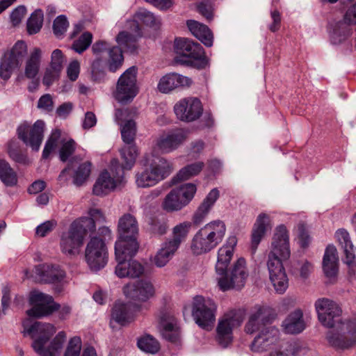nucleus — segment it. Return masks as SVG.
Here are the masks:
<instances>
[{
	"instance_id": "6e6552de",
	"label": "nucleus",
	"mask_w": 356,
	"mask_h": 356,
	"mask_svg": "<svg viewBox=\"0 0 356 356\" xmlns=\"http://www.w3.org/2000/svg\"><path fill=\"white\" fill-rule=\"evenodd\" d=\"M92 224L89 220H74L70 225L67 231L63 232L60 239V248L61 252L68 257H75L80 252L88 232L87 226Z\"/></svg>"
},
{
	"instance_id": "1a4fd4ad",
	"label": "nucleus",
	"mask_w": 356,
	"mask_h": 356,
	"mask_svg": "<svg viewBox=\"0 0 356 356\" xmlns=\"http://www.w3.org/2000/svg\"><path fill=\"white\" fill-rule=\"evenodd\" d=\"M177 54L175 61L178 63L193 66L197 69L204 68L207 60L202 47L186 38L176 39L174 44Z\"/></svg>"
},
{
	"instance_id": "69168bd1",
	"label": "nucleus",
	"mask_w": 356,
	"mask_h": 356,
	"mask_svg": "<svg viewBox=\"0 0 356 356\" xmlns=\"http://www.w3.org/2000/svg\"><path fill=\"white\" fill-rule=\"evenodd\" d=\"M270 356H295V348L292 343H286L280 349L272 352Z\"/></svg>"
},
{
	"instance_id": "aec40b11",
	"label": "nucleus",
	"mask_w": 356,
	"mask_h": 356,
	"mask_svg": "<svg viewBox=\"0 0 356 356\" xmlns=\"http://www.w3.org/2000/svg\"><path fill=\"white\" fill-rule=\"evenodd\" d=\"M123 293L133 300L146 302L154 296L155 290L150 281L142 279L127 284L123 287Z\"/></svg>"
},
{
	"instance_id": "774afa93",
	"label": "nucleus",
	"mask_w": 356,
	"mask_h": 356,
	"mask_svg": "<svg viewBox=\"0 0 356 356\" xmlns=\"http://www.w3.org/2000/svg\"><path fill=\"white\" fill-rule=\"evenodd\" d=\"M80 72V63L78 60H74L70 63L67 68V77L74 81L77 79Z\"/></svg>"
},
{
	"instance_id": "c9c22d12",
	"label": "nucleus",
	"mask_w": 356,
	"mask_h": 356,
	"mask_svg": "<svg viewBox=\"0 0 356 356\" xmlns=\"http://www.w3.org/2000/svg\"><path fill=\"white\" fill-rule=\"evenodd\" d=\"M186 24L191 33L205 46H212L213 34L207 26L193 19L188 20Z\"/></svg>"
},
{
	"instance_id": "b1692460",
	"label": "nucleus",
	"mask_w": 356,
	"mask_h": 356,
	"mask_svg": "<svg viewBox=\"0 0 356 356\" xmlns=\"http://www.w3.org/2000/svg\"><path fill=\"white\" fill-rule=\"evenodd\" d=\"M192 83L188 76L177 73H168L160 79L157 89L162 93H169L177 88L189 87Z\"/></svg>"
},
{
	"instance_id": "ea45409f",
	"label": "nucleus",
	"mask_w": 356,
	"mask_h": 356,
	"mask_svg": "<svg viewBox=\"0 0 356 356\" xmlns=\"http://www.w3.org/2000/svg\"><path fill=\"white\" fill-rule=\"evenodd\" d=\"M120 47H112L108 51V59L106 60V66L108 70L111 72H115L118 70L122 65L124 57L122 49L124 51H129L127 49L122 47L118 44ZM134 51H132L134 52ZM131 52V51H130Z\"/></svg>"
},
{
	"instance_id": "7ed1b4c3",
	"label": "nucleus",
	"mask_w": 356,
	"mask_h": 356,
	"mask_svg": "<svg viewBox=\"0 0 356 356\" xmlns=\"http://www.w3.org/2000/svg\"><path fill=\"white\" fill-rule=\"evenodd\" d=\"M24 334H29L33 339L31 347L40 356H58L66 340L65 332H59L45 347L52 335L56 332L55 327L50 323L34 322L30 326L23 323Z\"/></svg>"
},
{
	"instance_id": "72a5a7b5",
	"label": "nucleus",
	"mask_w": 356,
	"mask_h": 356,
	"mask_svg": "<svg viewBox=\"0 0 356 356\" xmlns=\"http://www.w3.org/2000/svg\"><path fill=\"white\" fill-rule=\"evenodd\" d=\"M219 195V191L217 188H213L209 193L193 214L192 223L197 225L203 222Z\"/></svg>"
},
{
	"instance_id": "dca6fc26",
	"label": "nucleus",
	"mask_w": 356,
	"mask_h": 356,
	"mask_svg": "<svg viewBox=\"0 0 356 356\" xmlns=\"http://www.w3.org/2000/svg\"><path fill=\"white\" fill-rule=\"evenodd\" d=\"M85 258L93 271H98L106 265L108 252L103 239L96 236L90 238L85 250Z\"/></svg>"
},
{
	"instance_id": "4d7b16f0",
	"label": "nucleus",
	"mask_w": 356,
	"mask_h": 356,
	"mask_svg": "<svg viewBox=\"0 0 356 356\" xmlns=\"http://www.w3.org/2000/svg\"><path fill=\"white\" fill-rule=\"evenodd\" d=\"M65 62V59L61 50L56 49L52 51L49 65L50 67L61 72Z\"/></svg>"
},
{
	"instance_id": "0e129e2a",
	"label": "nucleus",
	"mask_w": 356,
	"mask_h": 356,
	"mask_svg": "<svg viewBox=\"0 0 356 356\" xmlns=\"http://www.w3.org/2000/svg\"><path fill=\"white\" fill-rule=\"evenodd\" d=\"M56 226L54 220H47L36 227L35 234L37 236L44 237L52 232Z\"/></svg>"
},
{
	"instance_id": "58836bf2",
	"label": "nucleus",
	"mask_w": 356,
	"mask_h": 356,
	"mask_svg": "<svg viewBox=\"0 0 356 356\" xmlns=\"http://www.w3.org/2000/svg\"><path fill=\"white\" fill-rule=\"evenodd\" d=\"M0 181L7 187H14L18 184V175L9 162L0 158Z\"/></svg>"
},
{
	"instance_id": "7c9ffc66",
	"label": "nucleus",
	"mask_w": 356,
	"mask_h": 356,
	"mask_svg": "<svg viewBox=\"0 0 356 356\" xmlns=\"http://www.w3.org/2000/svg\"><path fill=\"white\" fill-rule=\"evenodd\" d=\"M180 245L170 238H168L161 244V248L152 260L153 263L157 267H163L173 257Z\"/></svg>"
},
{
	"instance_id": "393cba45",
	"label": "nucleus",
	"mask_w": 356,
	"mask_h": 356,
	"mask_svg": "<svg viewBox=\"0 0 356 356\" xmlns=\"http://www.w3.org/2000/svg\"><path fill=\"white\" fill-rule=\"evenodd\" d=\"M270 310L265 306L257 305L254 307L245 330L248 334H252L260 330L270 320Z\"/></svg>"
},
{
	"instance_id": "79ce46f5",
	"label": "nucleus",
	"mask_w": 356,
	"mask_h": 356,
	"mask_svg": "<svg viewBox=\"0 0 356 356\" xmlns=\"http://www.w3.org/2000/svg\"><path fill=\"white\" fill-rule=\"evenodd\" d=\"M92 164L89 161L80 163L73 169V184L81 186L88 179L91 173Z\"/></svg>"
},
{
	"instance_id": "2eb2a0df",
	"label": "nucleus",
	"mask_w": 356,
	"mask_h": 356,
	"mask_svg": "<svg viewBox=\"0 0 356 356\" xmlns=\"http://www.w3.org/2000/svg\"><path fill=\"white\" fill-rule=\"evenodd\" d=\"M27 54V46L24 41H17L13 48L4 54L0 65V76L8 80L15 70L21 66Z\"/></svg>"
},
{
	"instance_id": "37998d69",
	"label": "nucleus",
	"mask_w": 356,
	"mask_h": 356,
	"mask_svg": "<svg viewBox=\"0 0 356 356\" xmlns=\"http://www.w3.org/2000/svg\"><path fill=\"white\" fill-rule=\"evenodd\" d=\"M191 227L192 222L189 221L178 223L172 227L170 238L181 245L186 241Z\"/></svg>"
},
{
	"instance_id": "412c9836",
	"label": "nucleus",
	"mask_w": 356,
	"mask_h": 356,
	"mask_svg": "<svg viewBox=\"0 0 356 356\" xmlns=\"http://www.w3.org/2000/svg\"><path fill=\"white\" fill-rule=\"evenodd\" d=\"M242 320L232 314H225L219 320L216 327V340L223 348L231 343L233 339V330L238 327Z\"/></svg>"
},
{
	"instance_id": "bf43d9fd",
	"label": "nucleus",
	"mask_w": 356,
	"mask_h": 356,
	"mask_svg": "<svg viewBox=\"0 0 356 356\" xmlns=\"http://www.w3.org/2000/svg\"><path fill=\"white\" fill-rule=\"evenodd\" d=\"M81 348V339L77 337H73L69 341L64 356H79Z\"/></svg>"
},
{
	"instance_id": "4c0bfd02",
	"label": "nucleus",
	"mask_w": 356,
	"mask_h": 356,
	"mask_svg": "<svg viewBox=\"0 0 356 356\" xmlns=\"http://www.w3.org/2000/svg\"><path fill=\"white\" fill-rule=\"evenodd\" d=\"M134 319L133 313L131 311V305L129 304L117 302L113 305L111 311V321L118 323L121 325H125L131 322Z\"/></svg>"
},
{
	"instance_id": "13d9d810",
	"label": "nucleus",
	"mask_w": 356,
	"mask_h": 356,
	"mask_svg": "<svg viewBox=\"0 0 356 356\" xmlns=\"http://www.w3.org/2000/svg\"><path fill=\"white\" fill-rule=\"evenodd\" d=\"M69 23L65 16L60 15L54 21L53 30L57 37H60L67 31Z\"/></svg>"
},
{
	"instance_id": "8fccbe9b",
	"label": "nucleus",
	"mask_w": 356,
	"mask_h": 356,
	"mask_svg": "<svg viewBox=\"0 0 356 356\" xmlns=\"http://www.w3.org/2000/svg\"><path fill=\"white\" fill-rule=\"evenodd\" d=\"M7 153L9 157L16 163L21 164L28 163V158L19 150L18 144L15 140H10L7 144Z\"/></svg>"
},
{
	"instance_id": "f704fd0d",
	"label": "nucleus",
	"mask_w": 356,
	"mask_h": 356,
	"mask_svg": "<svg viewBox=\"0 0 356 356\" xmlns=\"http://www.w3.org/2000/svg\"><path fill=\"white\" fill-rule=\"evenodd\" d=\"M284 331L288 334H298L305 328L303 313L300 309L290 313L282 323Z\"/></svg>"
},
{
	"instance_id": "bb28decb",
	"label": "nucleus",
	"mask_w": 356,
	"mask_h": 356,
	"mask_svg": "<svg viewBox=\"0 0 356 356\" xmlns=\"http://www.w3.org/2000/svg\"><path fill=\"white\" fill-rule=\"evenodd\" d=\"M272 223L270 218L264 213H260L253 225L251 234V250L254 253L259 244L264 237L268 229H270Z\"/></svg>"
},
{
	"instance_id": "052dcab7",
	"label": "nucleus",
	"mask_w": 356,
	"mask_h": 356,
	"mask_svg": "<svg viewBox=\"0 0 356 356\" xmlns=\"http://www.w3.org/2000/svg\"><path fill=\"white\" fill-rule=\"evenodd\" d=\"M60 73V71L52 67H47L42 79V83L47 87H49L58 79Z\"/></svg>"
},
{
	"instance_id": "9d476101",
	"label": "nucleus",
	"mask_w": 356,
	"mask_h": 356,
	"mask_svg": "<svg viewBox=\"0 0 356 356\" xmlns=\"http://www.w3.org/2000/svg\"><path fill=\"white\" fill-rule=\"evenodd\" d=\"M124 162L120 165L117 159L111 162L110 174L107 170L100 173L95 182L92 193L97 196H104L113 191L118 186L122 183L124 179Z\"/></svg>"
},
{
	"instance_id": "4468645a",
	"label": "nucleus",
	"mask_w": 356,
	"mask_h": 356,
	"mask_svg": "<svg viewBox=\"0 0 356 356\" xmlns=\"http://www.w3.org/2000/svg\"><path fill=\"white\" fill-rule=\"evenodd\" d=\"M136 132V123L131 120H128L121 127L122 138L126 145L121 149L120 155L124 162V168L127 170L133 168L138 155V148L134 144Z\"/></svg>"
},
{
	"instance_id": "c756f323",
	"label": "nucleus",
	"mask_w": 356,
	"mask_h": 356,
	"mask_svg": "<svg viewBox=\"0 0 356 356\" xmlns=\"http://www.w3.org/2000/svg\"><path fill=\"white\" fill-rule=\"evenodd\" d=\"M42 57V51L41 49L38 47L32 49L25 61L24 72L21 76L31 80L35 79L40 72Z\"/></svg>"
},
{
	"instance_id": "a18cd8bd",
	"label": "nucleus",
	"mask_w": 356,
	"mask_h": 356,
	"mask_svg": "<svg viewBox=\"0 0 356 356\" xmlns=\"http://www.w3.org/2000/svg\"><path fill=\"white\" fill-rule=\"evenodd\" d=\"M172 191H176L177 197L181 200L182 202H184V207H186L194 197L197 191V187L194 184L187 183L172 188Z\"/></svg>"
},
{
	"instance_id": "e433bc0d",
	"label": "nucleus",
	"mask_w": 356,
	"mask_h": 356,
	"mask_svg": "<svg viewBox=\"0 0 356 356\" xmlns=\"http://www.w3.org/2000/svg\"><path fill=\"white\" fill-rule=\"evenodd\" d=\"M161 334L166 340L176 342L179 338V329L177 319L170 315H165L161 320Z\"/></svg>"
},
{
	"instance_id": "c03bdc74",
	"label": "nucleus",
	"mask_w": 356,
	"mask_h": 356,
	"mask_svg": "<svg viewBox=\"0 0 356 356\" xmlns=\"http://www.w3.org/2000/svg\"><path fill=\"white\" fill-rule=\"evenodd\" d=\"M348 22H339L334 24L330 32V40L332 43L337 44L341 43L350 34V28Z\"/></svg>"
},
{
	"instance_id": "680f3d73",
	"label": "nucleus",
	"mask_w": 356,
	"mask_h": 356,
	"mask_svg": "<svg viewBox=\"0 0 356 356\" xmlns=\"http://www.w3.org/2000/svg\"><path fill=\"white\" fill-rule=\"evenodd\" d=\"M213 6L210 1H202L197 5V11L207 20L210 21L213 17Z\"/></svg>"
},
{
	"instance_id": "f257e3e1",
	"label": "nucleus",
	"mask_w": 356,
	"mask_h": 356,
	"mask_svg": "<svg viewBox=\"0 0 356 356\" xmlns=\"http://www.w3.org/2000/svg\"><path fill=\"white\" fill-rule=\"evenodd\" d=\"M314 306L322 324L334 328L327 333V339L332 346L342 350L356 346V319L342 322L341 308L328 298L318 299Z\"/></svg>"
},
{
	"instance_id": "2f4dec72",
	"label": "nucleus",
	"mask_w": 356,
	"mask_h": 356,
	"mask_svg": "<svg viewBox=\"0 0 356 356\" xmlns=\"http://www.w3.org/2000/svg\"><path fill=\"white\" fill-rule=\"evenodd\" d=\"M335 238L343 249L346 256L344 262L350 268H353L356 255L355 246L350 240L349 233L345 229H339L335 232Z\"/></svg>"
},
{
	"instance_id": "c85d7f7f",
	"label": "nucleus",
	"mask_w": 356,
	"mask_h": 356,
	"mask_svg": "<svg viewBox=\"0 0 356 356\" xmlns=\"http://www.w3.org/2000/svg\"><path fill=\"white\" fill-rule=\"evenodd\" d=\"M35 273L36 280L49 283L61 282L65 277V271L58 266L47 264L35 266Z\"/></svg>"
},
{
	"instance_id": "09e8293b",
	"label": "nucleus",
	"mask_w": 356,
	"mask_h": 356,
	"mask_svg": "<svg viewBox=\"0 0 356 356\" xmlns=\"http://www.w3.org/2000/svg\"><path fill=\"white\" fill-rule=\"evenodd\" d=\"M44 15L41 9L35 10L27 21V31L31 35L38 33L43 24Z\"/></svg>"
},
{
	"instance_id": "a211bd4d",
	"label": "nucleus",
	"mask_w": 356,
	"mask_h": 356,
	"mask_svg": "<svg viewBox=\"0 0 356 356\" xmlns=\"http://www.w3.org/2000/svg\"><path fill=\"white\" fill-rule=\"evenodd\" d=\"M44 126V121L40 120L33 126L24 123L17 129L18 137L32 149L38 151L43 140Z\"/></svg>"
},
{
	"instance_id": "a878e982",
	"label": "nucleus",
	"mask_w": 356,
	"mask_h": 356,
	"mask_svg": "<svg viewBox=\"0 0 356 356\" xmlns=\"http://www.w3.org/2000/svg\"><path fill=\"white\" fill-rule=\"evenodd\" d=\"M186 137L187 134L184 130H174L161 136L157 140L156 146L162 153H169L178 148L186 139Z\"/></svg>"
},
{
	"instance_id": "6ab92c4d",
	"label": "nucleus",
	"mask_w": 356,
	"mask_h": 356,
	"mask_svg": "<svg viewBox=\"0 0 356 356\" xmlns=\"http://www.w3.org/2000/svg\"><path fill=\"white\" fill-rule=\"evenodd\" d=\"M202 103L196 97L181 99L174 106V111L177 118L186 122L197 120L202 115Z\"/></svg>"
},
{
	"instance_id": "473e14b6",
	"label": "nucleus",
	"mask_w": 356,
	"mask_h": 356,
	"mask_svg": "<svg viewBox=\"0 0 356 356\" xmlns=\"http://www.w3.org/2000/svg\"><path fill=\"white\" fill-rule=\"evenodd\" d=\"M323 270L328 278H334L339 270L337 250L333 245H329L325 251L323 259Z\"/></svg>"
},
{
	"instance_id": "4be33fe9",
	"label": "nucleus",
	"mask_w": 356,
	"mask_h": 356,
	"mask_svg": "<svg viewBox=\"0 0 356 356\" xmlns=\"http://www.w3.org/2000/svg\"><path fill=\"white\" fill-rule=\"evenodd\" d=\"M136 253L130 254H122L120 257H118L115 253V259L118 261L115 273L118 277L135 278L139 277L144 273V267L138 261L136 260L127 261V258L132 257Z\"/></svg>"
},
{
	"instance_id": "e2e57ef3",
	"label": "nucleus",
	"mask_w": 356,
	"mask_h": 356,
	"mask_svg": "<svg viewBox=\"0 0 356 356\" xmlns=\"http://www.w3.org/2000/svg\"><path fill=\"white\" fill-rule=\"evenodd\" d=\"M54 101L52 97L49 94L43 95L40 97L38 102V108L49 113L54 110Z\"/></svg>"
},
{
	"instance_id": "f3484780",
	"label": "nucleus",
	"mask_w": 356,
	"mask_h": 356,
	"mask_svg": "<svg viewBox=\"0 0 356 356\" xmlns=\"http://www.w3.org/2000/svg\"><path fill=\"white\" fill-rule=\"evenodd\" d=\"M29 304L32 308L26 311L30 317L40 318L51 314L60 308L51 296L38 291H33L29 295Z\"/></svg>"
},
{
	"instance_id": "f03ea898",
	"label": "nucleus",
	"mask_w": 356,
	"mask_h": 356,
	"mask_svg": "<svg viewBox=\"0 0 356 356\" xmlns=\"http://www.w3.org/2000/svg\"><path fill=\"white\" fill-rule=\"evenodd\" d=\"M290 256L289 232L284 225H280L275 229L267 259L270 280L276 291L280 293H283L289 286L283 262L288 260Z\"/></svg>"
},
{
	"instance_id": "423d86ee",
	"label": "nucleus",
	"mask_w": 356,
	"mask_h": 356,
	"mask_svg": "<svg viewBox=\"0 0 356 356\" xmlns=\"http://www.w3.org/2000/svg\"><path fill=\"white\" fill-rule=\"evenodd\" d=\"M138 231V223L135 216L125 213L120 218L118 225L119 238L115 245V253L118 257L122 254L137 252L139 247L137 241Z\"/></svg>"
},
{
	"instance_id": "39448f33",
	"label": "nucleus",
	"mask_w": 356,
	"mask_h": 356,
	"mask_svg": "<svg viewBox=\"0 0 356 356\" xmlns=\"http://www.w3.org/2000/svg\"><path fill=\"white\" fill-rule=\"evenodd\" d=\"M226 226L221 220H214L200 228L193 236L190 250L193 255L207 254L215 249L222 241Z\"/></svg>"
},
{
	"instance_id": "49530a36",
	"label": "nucleus",
	"mask_w": 356,
	"mask_h": 356,
	"mask_svg": "<svg viewBox=\"0 0 356 356\" xmlns=\"http://www.w3.org/2000/svg\"><path fill=\"white\" fill-rule=\"evenodd\" d=\"M163 209L168 212L178 211L184 207V202L180 200L176 194V191H170L162 202Z\"/></svg>"
},
{
	"instance_id": "0eeeda50",
	"label": "nucleus",
	"mask_w": 356,
	"mask_h": 356,
	"mask_svg": "<svg viewBox=\"0 0 356 356\" xmlns=\"http://www.w3.org/2000/svg\"><path fill=\"white\" fill-rule=\"evenodd\" d=\"M140 22L146 26L157 28L161 24L160 17L146 9L140 8L134 15V20L131 22V31H123L116 36V42L122 47L132 51L137 48V39L141 36V30L138 25Z\"/></svg>"
},
{
	"instance_id": "5fc2aeb1",
	"label": "nucleus",
	"mask_w": 356,
	"mask_h": 356,
	"mask_svg": "<svg viewBox=\"0 0 356 356\" xmlns=\"http://www.w3.org/2000/svg\"><path fill=\"white\" fill-rule=\"evenodd\" d=\"M61 147L59 150L60 159L65 162L74 152L76 143L72 139L61 141Z\"/></svg>"
},
{
	"instance_id": "6e6d98bb",
	"label": "nucleus",
	"mask_w": 356,
	"mask_h": 356,
	"mask_svg": "<svg viewBox=\"0 0 356 356\" xmlns=\"http://www.w3.org/2000/svg\"><path fill=\"white\" fill-rule=\"evenodd\" d=\"M168 229V220L165 218H155L151 224L152 232L157 235L161 236L167 232Z\"/></svg>"
},
{
	"instance_id": "3c124183",
	"label": "nucleus",
	"mask_w": 356,
	"mask_h": 356,
	"mask_svg": "<svg viewBox=\"0 0 356 356\" xmlns=\"http://www.w3.org/2000/svg\"><path fill=\"white\" fill-rule=\"evenodd\" d=\"M89 217H81L76 220H89L91 221L92 224V226H87L86 228V231L88 233L90 232H93L95 229V221L97 222H104L105 221V216L103 212L101 209L97 208H91L88 211Z\"/></svg>"
},
{
	"instance_id": "ddd939ff",
	"label": "nucleus",
	"mask_w": 356,
	"mask_h": 356,
	"mask_svg": "<svg viewBox=\"0 0 356 356\" xmlns=\"http://www.w3.org/2000/svg\"><path fill=\"white\" fill-rule=\"evenodd\" d=\"M217 306L211 299L196 296L193 299L192 316L202 329L210 330L216 320Z\"/></svg>"
},
{
	"instance_id": "864d4df0",
	"label": "nucleus",
	"mask_w": 356,
	"mask_h": 356,
	"mask_svg": "<svg viewBox=\"0 0 356 356\" xmlns=\"http://www.w3.org/2000/svg\"><path fill=\"white\" fill-rule=\"evenodd\" d=\"M92 35L89 32L83 33L80 38L74 42L72 49L77 53H82L90 45Z\"/></svg>"
},
{
	"instance_id": "a19ab883",
	"label": "nucleus",
	"mask_w": 356,
	"mask_h": 356,
	"mask_svg": "<svg viewBox=\"0 0 356 356\" xmlns=\"http://www.w3.org/2000/svg\"><path fill=\"white\" fill-rule=\"evenodd\" d=\"M204 164L203 162H196L188 165L181 168L175 176L172 181L175 184L179 181H185L191 179L192 177L198 175L202 170Z\"/></svg>"
},
{
	"instance_id": "603ef678",
	"label": "nucleus",
	"mask_w": 356,
	"mask_h": 356,
	"mask_svg": "<svg viewBox=\"0 0 356 356\" xmlns=\"http://www.w3.org/2000/svg\"><path fill=\"white\" fill-rule=\"evenodd\" d=\"M60 131L56 129L52 131L50 137L47 140L44 148L42 152V158L47 159L49 156L50 153L56 148L57 146L59 139L60 138Z\"/></svg>"
},
{
	"instance_id": "de8ad7c7",
	"label": "nucleus",
	"mask_w": 356,
	"mask_h": 356,
	"mask_svg": "<svg viewBox=\"0 0 356 356\" xmlns=\"http://www.w3.org/2000/svg\"><path fill=\"white\" fill-rule=\"evenodd\" d=\"M137 346L143 352L152 354L157 353L160 348L157 340L149 334H145L138 338Z\"/></svg>"
},
{
	"instance_id": "cd10ccee",
	"label": "nucleus",
	"mask_w": 356,
	"mask_h": 356,
	"mask_svg": "<svg viewBox=\"0 0 356 356\" xmlns=\"http://www.w3.org/2000/svg\"><path fill=\"white\" fill-rule=\"evenodd\" d=\"M237 243L236 236H229L226 243L219 248L218 251L217 262L216 264V271L217 276L222 275L227 270V266L234 255V247Z\"/></svg>"
},
{
	"instance_id": "f8f14e48",
	"label": "nucleus",
	"mask_w": 356,
	"mask_h": 356,
	"mask_svg": "<svg viewBox=\"0 0 356 356\" xmlns=\"http://www.w3.org/2000/svg\"><path fill=\"white\" fill-rule=\"evenodd\" d=\"M138 91L137 68L133 66L127 69L119 77L113 97L118 102L127 104L134 99Z\"/></svg>"
},
{
	"instance_id": "5701e85b",
	"label": "nucleus",
	"mask_w": 356,
	"mask_h": 356,
	"mask_svg": "<svg viewBox=\"0 0 356 356\" xmlns=\"http://www.w3.org/2000/svg\"><path fill=\"white\" fill-rule=\"evenodd\" d=\"M280 332L273 326L264 327L251 343L252 351L261 353L266 350L279 339Z\"/></svg>"
},
{
	"instance_id": "338daca9",
	"label": "nucleus",
	"mask_w": 356,
	"mask_h": 356,
	"mask_svg": "<svg viewBox=\"0 0 356 356\" xmlns=\"http://www.w3.org/2000/svg\"><path fill=\"white\" fill-rule=\"evenodd\" d=\"M26 13V8L24 6H19L10 15V20L14 26L18 25Z\"/></svg>"
},
{
	"instance_id": "9b49d317",
	"label": "nucleus",
	"mask_w": 356,
	"mask_h": 356,
	"mask_svg": "<svg viewBox=\"0 0 356 356\" xmlns=\"http://www.w3.org/2000/svg\"><path fill=\"white\" fill-rule=\"evenodd\" d=\"M248 276L246 261L243 258H239L229 270H225V273L217 276L218 284L222 291L240 290L245 286Z\"/></svg>"
},
{
	"instance_id": "20e7f679",
	"label": "nucleus",
	"mask_w": 356,
	"mask_h": 356,
	"mask_svg": "<svg viewBox=\"0 0 356 356\" xmlns=\"http://www.w3.org/2000/svg\"><path fill=\"white\" fill-rule=\"evenodd\" d=\"M142 168L135 175L140 188L152 187L168 177L173 170L172 164L163 157L146 154L140 161Z\"/></svg>"
}]
</instances>
